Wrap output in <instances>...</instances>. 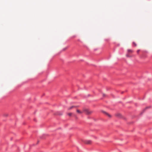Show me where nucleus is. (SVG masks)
I'll use <instances>...</instances> for the list:
<instances>
[{"instance_id": "nucleus-1", "label": "nucleus", "mask_w": 152, "mask_h": 152, "mask_svg": "<svg viewBox=\"0 0 152 152\" xmlns=\"http://www.w3.org/2000/svg\"><path fill=\"white\" fill-rule=\"evenodd\" d=\"M84 142L86 144H90L91 143V141L90 140H85Z\"/></svg>"}, {"instance_id": "nucleus-2", "label": "nucleus", "mask_w": 152, "mask_h": 152, "mask_svg": "<svg viewBox=\"0 0 152 152\" xmlns=\"http://www.w3.org/2000/svg\"><path fill=\"white\" fill-rule=\"evenodd\" d=\"M102 112L104 113L107 115L109 117H111V115L109 114L108 113L104 111H103Z\"/></svg>"}, {"instance_id": "nucleus-3", "label": "nucleus", "mask_w": 152, "mask_h": 152, "mask_svg": "<svg viewBox=\"0 0 152 152\" xmlns=\"http://www.w3.org/2000/svg\"><path fill=\"white\" fill-rule=\"evenodd\" d=\"M133 46L134 47H136L137 46V44L134 42H132Z\"/></svg>"}, {"instance_id": "nucleus-4", "label": "nucleus", "mask_w": 152, "mask_h": 152, "mask_svg": "<svg viewBox=\"0 0 152 152\" xmlns=\"http://www.w3.org/2000/svg\"><path fill=\"white\" fill-rule=\"evenodd\" d=\"M77 112L79 113H81V112L79 110H77Z\"/></svg>"}, {"instance_id": "nucleus-5", "label": "nucleus", "mask_w": 152, "mask_h": 152, "mask_svg": "<svg viewBox=\"0 0 152 152\" xmlns=\"http://www.w3.org/2000/svg\"><path fill=\"white\" fill-rule=\"evenodd\" d=\"M128 52L129 53V52H132V50H130V49H128Z\"/></svg>"}, {"instance_id": "nucleus-6", "label": "nucleus", "mask_w": 152, "mask_h": 152, "mask_svg": "<svg viewBox=\"0 0 152 152\" xmlns=\"http://www.w3.org/2000/svg\"><path fill=\"white\" fill-rule=\"evenodd\" d=\"M74 107V106H72L69 108V110H70L71 109H72V108H73V107Z\"/></svg>"}, {"instance_id": "nucleus-7", "label": "nucleus", "mask_w": 152, "mask_h": 152, "mask_svg": "<svg viewBox=\"0 0 152 152\" xmlns=\"http://www.w3.org/2000/svg\"><path fill=\"white\" fill-rule=\"evenodd\" d=\"M149 107H146V108L143 110V112H144V111H145V110L146 109H147V108H149Z\"/></svg>"}, {"instance_id": "nucleus-8", "label": "nucleus", "mask_w": 152, "mask_h": 152, "mask_svg": "<svg viewBox=\"0 0 152 152\" xmlns=\"http://www.w3.org/2000/svg\"><path fill=\"white\" fill-rule=\"evenodd\" d=\"M126 56L127 57H130V56H129L128 54H126Z\"/></svg>"}, {"instance_id": "nucleus-9", "label": "nucleus", "mask_w": 152, "mask_h": 152, "mask_svg": "<svg viewBox=\"0 0 152 152\" xmlns=\"http://www.w3.org/2000/svg\"><path fill=\"white\" fill-rule=\"evenodd\" d=\"M70 116L72 115V113H69L68 114Z\"/></svg>"}, {"instance_id": "nucleus-10", "label": "nucleus", "mask_w": 152, "mask_h": 152, "mask_svg": "<svg viewBox=\"0 0 152 152\" xmlns=\"http://www.w3.org/2000/svg\"><path fill=\"white\" fill-rule=\"evenodd\" d=\"M116 115L118 116H119L121 115L120 114H118Z\"/></svg>"}, {"instance_id": "nucleus-11", "label": "nucleus", "mask_w": 152, "mask_h": 152, "mask_svg": "<svg viewBox=\"0 0 152 152\" xmlns=\"http://www.w3.org/2000/svg\"><path fill=\"white\" fill-rule=\"evenodd\" d=\"M140 51V50H137V53H139V52Z\"/></svg>"}, {"instance_id": "nucleus-12", "label": "nucleus", "mask_w": 152, "mask_h": 152, "mask_svg": "<svg viewBox=\"0 0 152 152\" xmlns=\"http://www.w3.org/2000/svg\"><path fill=\"white\" fill-rule=\"evenodd\" d=\"M4 115L5 116H7L8 115H7V114H6V115Z\"/></svg>"}, {"instance_id": "nucleus-13", "label": "nucleus", "mask_w": 152, "mask_h": 152, "mask_svg": "<svg viewBox=\"0 0 152 152\" xmlns=\"http://www.w3.org/2000/svg\"><path fill=\"white\" fill-rule=\"evenodd\" d=\"M65 50V48H64V49H63V50Z\"/></svg>"}, {"instance_id": "nucleus-14", "label": "nucleus", "mask_w": 152, "mask_h": 152, "mask_svg": "<svg viewBox=\"0 0 152 152\" xmlns=\"http://www.w3.org/2000/svg\"><path fill=\"white\" fill-rule=\"evenodd\" d=\"M34 121H36V119H34Z\"/></svg>"}]
</instances>
